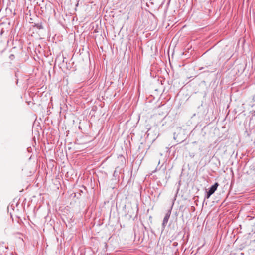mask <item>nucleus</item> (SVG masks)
I'll return each mask as SVG.
<instances>
[{"instance_id":"nucleus-7","label":"nucleus","mask_w":255,"mask_h":255,"mask_svg":"<svg viewBox=\"0 0 255 255\" xmlns=\"http://www.w3.org/2000/svg\"><path fill=\"white\" fill-rule=\"evenodd\" d=\"M254 241L255 242V239L254 240Z\"/></svg>"},{"instance_id":"nucleus-2","label":"nucleus","mask_w":255,"mask_h":255,"mask_svg":"<svg viewBox=\"0 0 255 255\" xmlns=\"http://www.w3.org/2000/svg\"><path fill=\"white\" fill-rule=\"evenodd\" d=\"M245 68L246 66L244 64L240 63L235 66L234 70L236 71V73H242L244 71Z\"/></svg>"},{"instance_id":"nucleus-5","label":"nucleus","mask_w":255,"mask_h":255,"mask_svg":"<svg viewBox=\"0 0 255 255\" xmlns=\"http://www.w3.org/2000/svg\"><path fill=\"white\" fill-rule=\"evenodd\" d=\"M15 58V56L13 54H11L10 56H9V59H10L11 60H13Z\"/></svg>"},{"instance_id":"nucleus-3","label":"nucleus","mask_w":255,"mask_h":255,"mask_svg":"<svg viewBox=\"0 0 255 255\" xmlns=\"http://www.w3.org/2000/svg\"><path fill=\"white\" fill-rule=\"evenodd\" d=\"M171 213V209L168 211L167 213L166 214V215L163 219L162 224V226L163 227V228H164L165 227V226H166V225L168 222V220L170 218Z\"/></svg>"},{"instance_id":"nucleus-1","label":"nucleus","mask_w":255,"mask_h":255,"mask_svg":"<svg viewBox=\"0 0 255 255\" xmlns=\"http://www.w3.org/2000/svg\"><path fill=\"white\" fill-rule=\"evenodd\" d=\"M219 186V184L218 183H215L214 185H213L209 189L208 191L207 192V194L206 195V197L208 199L217 190V187Z\"/></svg>"},{"instance_id":"nucleus-4","label":"nucleus","mask_w":255,"mask_h":255,"mask_svg":"<svg viewBox=\"0 0 255 255\" xmlns=\"http://www.w3.org/2000/svg\"><path fill=\"white\" fill-rule=\"evenodd\" d=\"M34 26L38 29H42L43 28V27L41 23H38L35 24Z\"/></svg>"},{"instance_id":"nucleus-6","label":"nucleus","mask_w":255,"mask_h":255,"mask_svg":"<svg viewBox=\"0 0 255 255\" xmlns=\"http://www.w3.org/2000/svg\"><path fill=\"white\" fill-rule=\"evenodd\" d=\"M177 245H178V243H177V242H173V244H172V245H173L174 247H176V246H177Z\"/></svg>"}]
</instances>
